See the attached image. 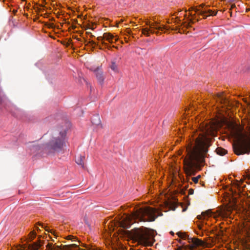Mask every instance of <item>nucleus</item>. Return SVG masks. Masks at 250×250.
I'll list each match as a JSON object with an SVG mask.
<instances>
[{"instance_id":"nucleus-38","label":"nucleus","mask_w":250,"mask_h":250,"mask_svg":"<svg viewBox=\"0 0 250 250\" xmlns=\"http://www.w3.org/2000/svg\"><path fill=\"white\" fill-rule=\"evenodd\" d=\"M90 36H91V37H94V35H93L92 34V33H91V34H90Z\"/></svg>"},{"instance_id":"nucleus-1","label":"nucleus","mask_w":250,"mask_h":250,"mask_svg":"<svg viewBox=\"0 0 250 250\" xmlns=\"http://www.w3.org/2000/svg\"><path fill=\"white\" fill-rule=\"evenodd\" d=\"M216 133L214 125H206L195 143L190 142L186 147L187 155L184 159V169L187 175H194L207 156L208 148L211 146V139L208 136H214Z\"/></svg>"},{"instance_id":"nucleus-32","label":"nucleus","mask_w":250,"mask_h":250,"mask_svg":"<svg viewBox=\"0 0 250 250\" xmlns=\"http://www.w3.org/2000/svg\"><path fill=\"white\" fill-rule=\"evenodd\" d=\"M14 108L15 110H17V111H20V110L19 108H18L16 107H15V106L14 107Z\"/></svg>"},{"instance_id":"nucleus-7","label":"nucleus","mask_w":250,"mask_h":250,"mask_svg":"<svg viewBox=\"0 0 250 250\" xmlns=\"http://www.w3.org/2000/svg\"><path fill=\"white\" fill-rule=\"evenodd\" d=\"M146 24L149 26V28H143L142 30V34L146 37L150 36V33L156 34L158 35L159 32L158 31H155L154 29L163 31L164 29H167V27L163 25H161L160 23L158 21H147Z\"/></svg>"},{"instance_id":"nucleus-19","label":"nucleus","mask_w":250,"mask_h":250,"mask_svg":"<svg viewBox=\"0 0 250 250\" xmlns=\"http://www.w3.org/2000/svg\"><path fill=\"white\" fill-rule=\"evenodd\" d=\"M217 97L221 101V102H226V98L224 97L222 94H218Z\"/></svg>"},{"instance_id":"nucleus-34","label":"nucleus","mask_w":250,"mask_h":250,"mask_svg":"<svg viewBox=\"0 0 250 250\" xmlns=\"http://www.w3.org/2000/svg\"><path fill=\"white\" fill-rule=\"evenodd\" d=\"M182 151H180L179 152V155H182Z\"/></svg>"},{"instance_id":"nucleus-8","label":"nucleus","mask_w":250,"mask_h":250,"mask_svg":"<svg viewBox=\"0 0 250 250\" xmlns=\"http://www.w3.org/2000/svg\"><path fill=\"white\" fill-rule=\"evenodd\" d=\"M94 73L96 76L97 80L98 83L101 84L103 85L104 80V76L103 74V72L100 67H97L94 70Z\"/></svg>"},{"instance_id":"nucleus-21","label":"nucleus","mask_w":250,"mask_h":250,"mask_svg":"<svg viewBox=\"0 0 250 250\" xmlns=\"http://www.w3.org/2000/svg\"><path fill=\"white\" fill-rule=\"evenodd\" d=\"M46 247L47 249H48L49 250H53L54 246H53V244L52 243H48V244L46 246Z\"/></svg>"},{"instance_id":"nucleus-23","label":"nucleus","mask_w":250,"mask_h":250,"mask_svg":"<svg viewBox=\"0 0 250 250\" xmlns=\"http://www.w3.org/2000/svg\"><path fill=\"white\" fill-rule=\"evenodd\" d=\"M88 43L90 44V45L92 47H94L96 45H98V44L96 43L95 42H94L93 41H90L88 42Z\"/></svg>"},{"instance_id":"nucleus-35","label":"nucleus","mask_w":250,"mask_h":250,"mask_svg":"<svg viewBox=\"0 0 250 250\" xmlns=\"http://www.w3.org/2000/svg\"><path fill=\"white\" fill-rule=\"evenodd\" d=\"M202 16L204 17V19H206L207 17V16H205V14L204 15H202Z\"/></svg>"},{"instance_id":"nucleus-36","label":"nucleus","mask_w":250,"mask_h":250,"mask_svg":"<svg viewBox=\"0 0 250 250\" xmlns=\"http://www.w3.org/2000/svg\"><path fill=\"white\" fill-rule=\"evenodd\" d=\"M247 234V232H245V234H244V235H245ZM242 235H243V231L242 232Z\"/></svg>"},{"instance_id":"nucleus-9","label":"nucleus","mask_w":250,"mask_h":250,"mask_svg":"<svg viewBox=\"0 0 250 250\" xmlns=\"http://www.w3.org/2000/svg\"><path fill=\"white\" fill-rule=\"evenodd\" d=\"M104 40L110 43H114L118 40V38L115 37L113 35L109 32L104 33Z\"/></svg>"},{"instance_id":"nucleus-31","label":"nucleus","mask_w":250,"mask_h":250,"mask_svg":"<svg viewBox=\"0 0 250 250\" xmlns=\"http://www.w3.org/2000/svg\"><path fill=\"white\" fill-rule=\"evenodd\" d=\"M235 7V5L234 4H233L231 5V8L230 9V11L231 10V9Z\"/></svg>"},{"instance_id":"nucleus-13","label":"nucleus","mask_w":250,"mask_h":250,"mask_svg":"<svg viewBox=\"0 0 250 250\" xmlns=\"http://www.w3.org/2000/svg\"><path fill=\"white\" fill-rule=\"evenodd\" d=\"M41 247L40 242H36L32 244H29L28 249L29 250H38Z\"/></svg>"},{"instance_id":"nucleus-10","label":"nucleus","mask_w":250,"mask_h":250,"mask_svg":"<svg viewBox=\"0 0 250 250\" xmlns=\"http://www.w3.org/2000/svg\"><path fill=\"white\" fill-rule=\"evenodd\" d=\"M101 120L99 115H94L91 119V123L93 125H97L100 128L102 127V125L101 123Z\"/></svg>"},{"instance_id":"nucleus-39","label":"nucleus","mask_w":250,"mask_h":250,"mask_svg":"<svg viewBox=\"0 0 250 250\" xmlns=\"http://www.w3.org/2000/svg\"><path fill=\"white\" fill-rule=\"evenodd\" d=\"M199 21V19H197V20H196V21Z\"/></svg>"},{"instance_id":"nucleus-22","label":"nucleus","mask_w":250,"mask_h":250,"mask_svg":"<svg viewBox=\"0 0 250 250\" xmlns=\"http://www.w3.org/2000/svg\"><path fill=\"white\" fill-rule=\"evenodd\" d=\"M200 175H198L197 177H193L192 178V180L195 183H197L198 182L199 179L200 178Z\"/></svg>"},{"instance_id":"nucleus-4","label":"nucleus","mask_w":250,"mask_h":250,"mask_svg":"<svg viewBox=\"0 0 250 250\" xmlns=\"http://www.w3.org/2000/svg\"><path fill=\"white\" fill-rule=\"evenodd\" d=\"M232 135L238 140V144H234V152L237 155L249 154L250 152V137L244 138V127L237 124H232L230 126Z\"/></svg>"},{"instance_id":"nucleus-11","label":"nucleus","mask_w":250,"mask_h":250,"mask_svg":"<svg viewBox=\"0 0 250 250\" xmlns=\"http://www.w3.org/2000/svg\"><path fill=\"white\" fill-rule=\"evenodd\" d=\"M84 159H85L84 156H83L82 155H79L76 158V162L78 165L81 166V167L83 168H84Z\"/></svg>"},{"instance_id":"nucleus-3","label":"nucleus","mask_w":250,"mask_h":250,"mask_svg":"<svg viewBox=\"0 0 250 250\" xmlns=\"http://www.w3.org/2000/svg\"><path fill=\"white\" fill-rule=\"evenodd\" d=\"M156 210L152 208L146 207L136 209L130 215H126L121 222L122 228H129L132 220L138 222H152L157 217Z\"/></svg>"},{"instance_id":"nucleus-6","label":"nucleus","mask_w":250,"mask_h":250,"mask_svg":"<svg viewBox=\"0 0 250 250\" xmlns=\"http://www.w3.org/2000/svg\"><path fill=\"white\" fill-rule=\"evenodd\" d=\"M177 234L181 238L187 240L189 243V245H186L185 242L181 240L180 243L182 246L179 247L177 250H194L197 247L204 245V242L201 240L197 238L190 237L184 232H178Z\"/></svg>"},{"instance_id":"nucleus-17","label":"nucleus","mask_w":250,"mask_h":250,"mask_svg":"<svg viewBox=\"0 0 250 250\" xmlns=\"http://www.w3.org/2000/svg\"><path fill=\"white\" fill-rule=\"evenodd\" d=\"M246 220H247L248 222H250V206L246 211Z\"/></svg>"},{"instance_id":"nucleus-15","label":"nucleus","mask_w":250,"mask_h":250,"mask_svg":"<svg viewBox=\"0 0 250 250\" xmlns=\"http://www.w3.org/2000/svg\"><path fill=\"white\" fill-rule=\"evenodd\" d=\"M206 13H208L210 14V15L214 16V15H216L217 14V12H215V13H214L212 11V10L209 9L208 10L201 11L200 12L199 14L201 15H204V14H206Z\"/></svg>"},{"instance_id":"nucleus-26","label":"nucleus","mask_w":250,"mask_h":250,"mask_svg":"<svg viewBox=\"0 0 250 250\" xmlns=\"http://www.w3.org/2000/svg\"><path fill=\"white\" fill-rule=\"evenodd\" d=\"M39 224L40 226H41L42 228H44V229H45V230H46V231H48V232H51V230H49L48 229H47V228H46V227H44V226H43V224H40V223H39Z\"/></svg>"},{"instance_id":"nucleus-37","label":"nucleus","mask_w":250,"mask_h":250,"mask_svg":"<svg viewBox=\"0 0 250 250\" xmlns=\"http://www.w3.org/2000/svg\"><path fill=\"white\" fill-rule=\"evenodd\" d=\"M86 34H91V33L90 32H87Z\"/></svg>"},{"instance_id":"nucleus-5","label":"nucleus","mask_w":250,"mask_h":250,"mask_svg":"<svg viewBox=\"0 0 250 250\" xmlns=\"http://www.w3.org/2000/svg\"><path fill=\"white\" fill-rule=\"evenodd\" d=\"M132 240L139 245L144 246H151L154 243V235L152 230L146 227L135 228L131 230Z\"/></svg>"},{"instance_id":"nucleus-28","label":"nucleus","mask_w":250,"mask_h":250,"mask_svg":"<svg viewBox=\"0 0 250 250\" xmlns=\"http://www.w3.org/2000/svg\"><path fill=\"white\" fill-rule=\"evenodd\" d=\"M194 10L195 12H197V11H199V10H198V9H197V8H193V7H191V8L189 9V10Z\"/></svg>"},{"instance_id":"nucleus-24","label":"nucleus","mask_w":250,"mask_h":250,"mask_svg":"<svg viewBox=\"0 0 250 250\" xmlns=\"http://www.w3.org/2000/svg\"><path fill=\"white\" fill-rule=\"evenodd\" d=\"M195 22L193 19H190L189 23L187 24V27H190V24H193Z\"/></svg>"},{"instance_id":"nucleus-18","label":"nucleus","mask_w":250,"mask_h":250,"mask_svg":"<svg viewBox=\"0 0 250 250\" xmlns=\"http://www.w3.org/2000/svg\"><path fill=\"white\" fill-rule=\"evenodd\" d=\"M110 68L111 69L114 71H117V70H118V68H117V65L116 64V63L115 62H112V64L110 66Z\"/></svg>"},{"instance_id":"nucleus-30","label":"nucleus","mask_w":250,"mask_h":250,"mask_svg":"<svg viewBox=\"0 0 250 250\" xmlns=\"http://www.w3.org/2000/svg\"><path fill=\"white\" fill-rule=\"evenodd\" d=\"M72 238H73V236L71 235H68L67 236V239H72Z\"/></svg>"},{"instance_id":"nucleus-25","label":"nucleus","mask_w":250,"mask_h":250,"mask_svg":"<svg viewBox=\"0 0 250 250\" xmlns=\"http://www.w3.org/2000/svg\"><path fill=\"white\" fill-rule=\"evenodd\" d=\"M93 25H94V23H92V24H89L87 25V27L86 29L88 28V29H90L92 30H94L95 27L93 26Z\"/></svg>"},{"instance_id":"nucleus-14","label":"nucleus","mask_w":250,"mask_h":250,"mask_svg":"<svg viewBox=\"0 0 250 250\" xmlns=\"http://www.w3.org/2000/svg\"><path fill=\"white\" fill-rule=\"evenodd\" d=\"M215 151L217 154L221 155V156H224L227 152V151L226 149H225L224 148H223L222 147H217Z\"/></svg>"},{"instance_id":"nucleus-20","label":"nucleus","mask_w":250,"mask_h":250,"mask_svg":"<svg viewBox=\"0 0 250 250\" xmlns=\"http://www.w3.org/2000/svg\"><path fill=\"white\" fill-rule=\"evenodd\" d=\"M36 234L35 232L32 231L30 233L29 239L30 241H32L36 236Z\"/></svg>"},{"instance_id":"nucleus-29","label":"nucleus","mask_w":250,"mask_h":250,"mask_svg":"<svg viewBox=\"0 0 250 250\" xmlns=\"http://www.w3.org/2000/svg\"><path fill=\"white\" fill-rule=\"evenodd\" d=\"M203 226V225L199 224V225H198V228H199L200 229H202Z\"/></svg>"},{"instance_id":"nucleus-33","label":"nucleus","mask_w":250,"mask_h":250,"mask_svg":"<svg viewBox=\"0 0 250 250\" xmlns=\"http://www.w3.org/2000/svg\"><path fill=\"white\" fill-rule=\"evenodd\" d=\"M204 4H202L200 5V7H201L202 8H203L204 6Z\"/></svg>"},{"instance_id":"nucleus-16","label":"nucleus","mask_w":250,"mask_h":250,"mask_svg":"<svg viewBox=\"0 0 250 250\" xmlns=\"http://www.w3.org/2000/svg\"><path fill=\"white\" fill-rule=\"evenodd\" d=\"M97 39V40H98L99 41H101L102 44L103 45H104L105 47L108 48L110 47V46L108 44H107V43H106V42H104L103 41V40H104V35L103 36L98 37Z\"/></svg>"},{"instance_id":"nucleus-40","label":"nucleus","mask_w":250,"mask_h":250,"mask_svg":"<svg viewBox=\"0 0 250 250\" xmlns=\"http://www.w3.org/2000/svg\"><path fill=\"white\" fill-rule=\"evenodd\" d=\"M191 16H192V15H191ZM195 16V14H193V17Z\"/></svg>"},{"instance_id":"nucleus-12","label":"nucleus","mask_w":250,"mask_h":250,"mask_svg":"<svg viewBox=\"0 0 250 250\" xmlns=\"http://www.w3.org/2000/svg\"><path fill=\"white\" fill-rule=\"evenodd\" d=\"M212 212L211 210H208L205 212H202L201 215H198L197 218L199 220L202 219L203 218H205L206 217H209L212 216Z\"/></svg>"},{"instance_id":"nucleus-2","label":"nucleus","mask_w":250,"mask_h":250,"mask_svg":"<svg viewBox=\"0 0 250 250\" xmlns=\"http://www.w3.org/2000/svg\"><path fill=\"white\" fill-rule=\"evenodd\" d=\"M67 127L65 126L58 127L51 131V138L44 146L45 152L49 155H54L63 150L65 145Z\"/></svg>"},{"instance_id":"nucleus-27","label":"nucleus","mask_w":250,"mask_h":250,"mask_svg":"<svg viewBox=\"0 0 250 250\" xmlns=\"http://www.w3.org/2000/svg\"><path fill=\"white\" fill-rule=\"evenodd\" d=\"M193 193H194V190L193 189L190 188V189H189V190H188L189 194L191 195V194H193Z\"/></svg>"}]
</instances>
